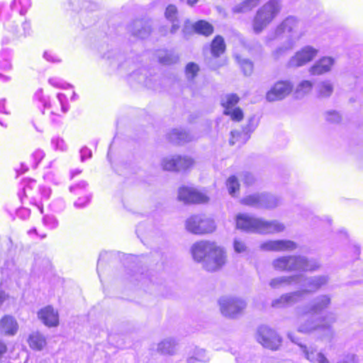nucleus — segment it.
Segmentation results:
<instances>
[{
	"mask_svg": "<svg viewBox=\"0 0 363 363\" xmlns=\"http://www.w3.org/2000/svg\"><path fill=\"white\" fill-rule=\"evenodd\" d=\"M256 126H257V123L255 122V118H250V120L249 121V124H248L247 128L244 130L245 132V135H246L248 133L252 132L255 129Z\"/></svg>",
	"mask_w": 363,
	"mask_h": 363,
	"instance_id": "53",
	"label": "nucleus"
},
{
	"mask_svg": "<svg viewBox=\"0 0 363 363\" xmlns=\"http://www.w3.org/2000/svg\"><path fill=\"white\" fill-rule=\"evenodd\" d=\"M225 49V45L223 38L217 35L213 40L211 44V52L214 57H218Z\"/></svg>",
	"mask_w": 363,
	"mask_h": 363,
	"instance_id": "35",
	"label": "nucleus"
},
{
	"mask_svg": "<svg viewBox=\"0 0 363 363\" xmlns=\"http://www.w3.org/2000/svg\"><path fill=\"white\" fill-rule=\"evenodd\" d=\"M57 99L59 104L61 106V111L62 113H66L68 110V108L65 106V101H67V96L62 93H60L57 95Z\"/></svg>",
	"mask_w": 363,
	"mask_h": 363,
	"instance_id": "49",
	"label": "nucleus"
},
{
	"mask_svg": "<svg viewBox=\"0 0 363 363\" xmlns=\"http://www.w3.org/2000/svg\"><path fill=\"white\" fill-rule=\"evenodd\" d=\"M325 120L331 123H338L341 121L340 114L336 111H328L325 113Z\"/></svg>",
	"mask_w": 363,
	"mask_h": 363,
	"instance_id": "46",
	"label": "nucleus"
},
{
	"mask_svg": "<svg viewBox=\"0 0 363 363\" xmlns=\"http://www.w3.org/2000/svg\"><path fill=\"white\" fill-rule=\"evenodd\" d=\"M313 87V83L309 80H303L300 82L296 89V94L297 97H303L308 94Z\"/></svg>",
	"mask_w": 363,
	"mask_h": 363,
	"instance_id": "41",
	"label": "nucleus"
},
{
	"mask_svg": "<svg viewBox=\"0 0 363 363\" xmlns=\"http://www.w3.org/2000/svg\"><path fill=\"white\" fill-rule=\"evenodd\" d=\"M8 347L6 342L0 340V363L4 362L5 354L7 353Z\"/></svg>",
	"mask_w": 363,
	"mask_h": 363,
	"instance_id": "50",
	"label": "nucleus"
},
{
	"mask_svg": "<svg viewBox=\"0 0 363 363\" xmlns=\"http://www.w3.org/2000/svg\"><path fill=\"white\" fill-rule=\"evenodd\" d=\"M199 72V67L194 62H189L185 67V75L189 81L193 80Z\"/></svg>",
	"mask_w": 363,
	"mask_h": 363,
	"instance_id": "44",
	"label": "nucleus"
},
{
	"mask_svg": "<svg viewBox=\"0 0 363 363\" xmlns=\"http://www.w3.org/2000/svg\"><path fill=\"white\" fill-rule=\"evenodd\" d=\"M177 198L185 203H204L208 201V197L193 186H182L179 188Z\"/></svg>",
	"mask_w": 363,
	"mask_h": 363,
	"instance_id": "10",
	"label": "nucleus"
},
{
	"mask_svg": "<svg viewBox=\"0 0 363 363\" xmlns=\"http://www.w3.org/2000/svg\"><path fill=\"white\" fill-rule=\"evenodd\" d=\"M255 338L263 347L272 351L278 350L282 343V338L277 331L264 325L257 328Z\"/></svg>",
	"mask_w": 363,
	"mask_h": 363,
	"instance_id": "7",
	"label": "nucleus"
},
{
	"mask_svg": "<svg viewBox=\"0 0 363 363\" xmlns=\"http://www.w3.org/2000/svg\"><path fill=\"white\" fill-rule=\"evenodd\" d=\"M331 298L328 295H320L314 298L307 305L297 308L296 313L299 318L308 315H318L329 307Z\"/></svg>",
	"mask_w": 363,
	"mask_h": 363,
	"instance_id": "8",
	"label": "nucleus"
},
{
	"mask_svg": "<svg viewBox=\"0 0 363 363\" xmlns=\"http://www.w3.org/2000/svg\"><path fill=\"white\" fill-rule=\"evenodd\" d=\"M316 90L319 97L328 98L333 92V84L329 80L322 81L317 84Z\"/></svg>",
	"mask_w": 363,
	"mask_h": 363,
	"instance_id": "30",
	"label": "nucleus"
},
{
	"mask_svg": "<svg viewBox=\"0 0 363 363\" xmlns=\"http://www.w3.org/2000/svg\"><path fill=\"white\" fill-rule=\"evenodd\" d=\"M218 306L221 314L227 318H236L242 314L247 303L241 298L224 296L218 299Z\"/></svg>",
	"mask_w": 363,
	"mask_h": 363,
	"instance_id": "6",
	"label": "nucleus"
},
{
	"mask_svg": "<svg viewBox=\"0 0 363 363\" xmlns=\"http://www.w3.org/2000/svg\"><path fill=\"white\" fill-rule=\"evenodd\" d=\"M32 157L36 163L39 162L44 157V153L40 150H35L33 154Z\"/></svg>",
	"mask_w": 363,
	"mask_h": 363,
	"instance_id": "54",
	"label": "nucleus"
},
{
	"mask_svg": "<svg viewBox=\"0 0 363 363\" xmlns=\"http://www.w3.org/2000/svg\"><path fill=\"white\" fill-rule=\"evenodd\" d=\"M43 223L50 229H54L58 226V221L53 216H45L43 218Z\"/></svg>",
	"mask_w": 363,
	"mask_h": 363,
	"instance_id": "48",
	"label": "nucleus"
},
{
	"mask_svg": "<svg viewBox=\"0 0 363 363\" xmlns=\"http://www.w3.org/2000/svg\"><path fill=\"white\" fill-rule=\"evenodd\" d=\"M302 276H281L273 278L270 280L269 285L272 289H279L284 286L290 285L293 283H299Z\"/></svg>",
	"mask_w": 363,
	"mask_h": 363,
	"instance_id": "22",
	"label": "nucleus"
},
{
	"mask_svg": "<svg viewBox=\"0 0 363 363\" xmlns=\"http://www.w3.org/2000/svg\"><path fill=\"white\" fill-rule=\"evenodd\" d=\"M177 340L173 337H167L160 341L157 347V351L162 354L172 355L174 353Z\"/></svg>",
	"mask_w": 363,
	"mask_h": 363,
	"instance_id": "25",
	"label": "nucleus"
},
{
	"mask_svg": "<svg viewBox=\"0 0 363 363\" xmlns=\"http://www.w3.org/2000/svg\"><path fill=\"white\" fill-rule=\"evenodd\" d=\"M239 98L235 94H228L223 97L221 100V104L224 107L225 110H231L235 108L234 106L238 104Z\"/></svg>",
	"mask_w": 363,
	"mask_h": 363,
	"instance_id": "42",
	"label": "nucleus"
},
{
	"mask_svg": "<svg viewBox=\"0 0 363 363\" xmlns=\"http://www.w3.org/2000/svg\"><path fill=\"white\" fill-rule=\"evenodd\" d=\"M30 6V0H13L11 4V7L13 9L19 10L21 13L26 12Z\"/></svg>",
	"mask_w": 363,
	"mask_h": 363,
	"instance_id": "45",
	"label": "nucleus"
},
{
	"mask_svg": "<svg viewBox=\"0 0 363 363\" xmlns=\"http://www.w3.org/2000/svg\"><path fill=\"white\" fill-rule=\"evenodd\" d=\"M56 143H57V144H56L57 147L63 150L64 146H65L64 141L61 139H57L56 140Z\"/></svg>",
	"mask_w": 363,
	"mask_h": 363,
	"instance_id": "59",
	"label": "nucleus"
},
{
	"mask_svg": "<svg viewBox=\"0 0 363 363\" xmlns=\"http://www.w3.org/2000/svg\"><path fill=\"white\" fill-rule=\"evenodd\" d=\"M260 220L261 218L240 213L236 216V227L245 232L259 233Z\"/></svg>",
	"mask_w": 363,
	"mask_h": 363,
	"instance_id": "15",
	"label": "nucleus"
},
{
	"mask_svg": "<svg viewBox=\"0 0 363 363\" xmlns=\"http://www.w3.org/2000/svg\"><path fill=\"white\" fill-rule=\"evenodd\" d=\"M131 31L134 36L143 39L150 35L151 28L147 22L136 21L132 26Z\"/></svg>",
	"mask_w": 363,
	"mask_h": 363,
	"instance_id": "24",
	"label": "nucleus"
},
{
	"mask_svg": "<svg viewBox=\"0 0 363 363\" xmlns=\"http://www.w3.org/2000/svg\"><path fill=\"white\" fill-rule=\"evenodd\" d=\"M38 318L48 327H56L59 324V314L50 306L41 308L38 313Z\"/></svg>",
	"mask_w": 363,
	"mask_h": 363,
	"instance_id": "18",
	"label": "nucleus"
},
{
	"mask_svg": "<svg viewBox=\"0 0 363 363\" xmlns=\"http://www.w3.org/2000/svg\"><path fill=\"white\" fill-rule=\"evenodd\" d=\"M231 136L232 138L230 140V145H234L239 140V138H240L241 134L240 132L234 130L231 132Z\"/></svg>",
	"mask_w": 363,
	"mask_h": 363,
	"instance_id": "55",
	"label": "nucleus"
},
{
	"mask_svg": "<svg viewBox=\"0 0 363 363\" xmlns=\"http://www.w3.org/2000/svg\"><path fill=\"white\" fill-rule=\"evenodd\" d=\"M233 247L237 254H247L250 251L246 240L242 238L236 237L233 239Z\"/></svg>",
	"mask_w": 363,
	"mask_h": 363,
	"instance_id": "38",
	"label": "nucleus"
},
{
	"mask_svg": "<svg viewBox=\"0 0 363 363\" xmlns=\"http://www.w3.org/2000/svg\"><path fill=\"white\" fill-rule=\"evenodd\" d=\"M238 62L240 64L244 74L250 75L253 71V64L247 59L242 58L238 55H235Z\"/></svg>",
	"mask_w": 363,
	"mask_h": 363,
	"instance_id": "43",
	"label": "nucleus"
},
{
	"mask_svg": "<svg viewBox=\"0 0 363 363\" xmlns=\"http://www.w3.org/2000/svg\"><path fill=\"white\" fill-rule=\"evenodd\" d=\"M44 57L48 60V61H52V62H54L55 61V59L53 58V57L52 56L51 53H49L48 52H45L44 53Z\"/></svg>",
	"mask_w": 363,
	"mask_h": 363,
	"instance_id": "61",
	"label": "nucleus"
},
{
	"mask_svg": "<svg viewBox=\"0 0 363 363\" xmlns=\"http://www.w3.org/2000/svg\"><path fill=\"white\" fill-rule=\"evenodd\" d=\"M49 83L52 86H55V87H60V82L57 81V79H55V78L50 79H49Z\"/></svg>",
	"mask_w": 363,
	"mask_h": 363,
	"instance_id": "57",
	"label": "nucleus"
},
{
	"mask_svg": "<svg viewBox=\"0 0 363 363\" xmlns=\"http://www.w3.org/2000/svg\"><path fill=\"white\" fill-rule=\"evenodd\" d=\"M319 267L320 264L316 259L302 255H291V272H313Z\"/></svg>",
	"mask_w": 363,
	"mask_h": 363,
	"instance_id": "14",
	"label": "nucleus"
},
{
	"mask_svg": "<svg viewBox=\"0 0 363 363\" xmlns=\"http://www.w3.org/2000/svg\"><path fill=\"white\" fill-rule=\"evenodd\" d=\"M4 103H5V101L4 100H2L0 101V111H4Z\"/></svg>",
	"mask_w": 363,
	"mask_h": 363,
	"instance_id": "64",
	"label": "nucleus"
},
{
	"mask_svg": "<svg viewBox=\"0 0 363 363\" xmlns=\"http://www.w3.org/2000/svg\"><path fill=\"white\" fill-rule=\"evenodd\" d=\"M242 179L247 185L252 184L255 181L253 175L249 172L243 173L242 174Z\"/></svg>",
	"mask_w": 363,
	"mask_h": 363,
	"instance_id": "51",
	"label": "nucleus"
},
{
	"mask_svg": "<svg viewBox=\"0 0 363 363\" xmlns=\"http://www.w3.org/2000/svg\"><path fill=\"white\" fill-rule=\"evenodd\" d=\"M194 160L189 156L177 155V172L185 171L193 167Z\"/></svg>",
	"mask_w": 363,
	"mask_h": 363,
	"instance_id": "34",
	"label": "nucleus"
},
{
	"mask_svg": "<svg viewBox=\"0 0 363 363\" xmlns=\"http://www.w3.org/2000/svg\"><path fill=\"white\" fill-rule=\"evenodd\" d=\"M189 251L194 261L202 264L208 272L219 271L227 263L225 249L215 241L202 240L195 242Z\"/></svg>",
	"mask_w": 363,
	"mask_h": 363,
	"instance_id": "1",
	"label": "nucleus"
},
{
	"mask_svg": "<svg viewBox=\"0 0 363 363\" xmlns=\"http://www.w3.org/2000/svg\"><path fill=\"white\" fill-rule=\"evenodd\" d=\"M207 359L206 351L198 347L191 350L186 359L187 363H195L196 362H203Z\"/></svg>",
	"mask_w": 363,
	"mask_h": 363,
	"instance_id": "32",
	"label": "nucleus"
},
{
	"mask_svg": "<svg viewBox=\"0 0 363 363\" xmlns=\"http://www.w3.org/2000/svg\"><path fill=\"white\" fill-rule=\"evenodd\" d=\"M301 300V293L296 291L283 294L279 298L273 300L272 306L274 308H284L294 305Z\"/></svg>",
	"mask_w": 363,
	"mask_h": 363,
	"instance_id": "20",
	"label": "nucleus"
},
{
	"mask_svg": "<svg viewBox=\"0 0 363 363\" xmlns=\"http://www.w3.org/2000/svg\"><path fill=\"white\" fill-rule=\"evenodd\" d=\"M259 250L264 252H287L297 248V244L289 240H267L260 243Z\"/></svg>",
	"mask_w": 363,
	"mask_h": 363,
	"instance_id": "12",
	"label": "nucleus"
},
{
	"mask_svg": "<svg viewBox=\"0 0 363 363\" xmlns=\"http://www.w3.org/2000/svg\"><path fill=\"white\" fill-rule=\"evenodd\" d=\"M7 295L5 294V292L0 291V306L2 305V303L6 301L7 298Z\"/></svg>",
	"mask_w": 363,
	"mask_h": 363,
	"instance_id": "58",
	"label": "nucleus"
},
{
	"mask_svg": "<svg viewBox=\"0 0 363 363\" xmlns=\"http://www.w3.org/2000/svg\"><path fill=\"white\" fill-rule=\"evenodd\" d=\"M328 282V277L325 275H320L306 278L300 290L298 292L301 293V299L310 294L315 293L322 286L326 285Z\"/></svg>",
	"mask_w": 363,
	"mask_h": 363,
	"instance_id": "16",
	"label": "nucleus"
},
{
	"mask_svg": "<svg viewBox=\"0 0 363 363\" xmlns=\"http://www.w3.org/2000/svg\"><path fill=\"white\" fill-rule=\"evenodd\" d=\"M318 50L311 45H305L297 50L287 62L289 68L305 66L313 61L318 55Z\"/></svg>",
	"mask_w": 363,
	"mask_h": 363,
	"instance_id": "9",
	"label": "nucleus"
},
{
	"mask_svg": "<svg viewBox=\"0 0 363 363\" xmlns=\"http://www.w3.org/2000/svg\"><path fill=\"white\" fill-rule=\"evenodd\" d=\"M169 139L175 143H186L192 140L194 137L182 129H174L169 134Z\"/></svg>",
	"mask_w": 363,
	"mask_h": 363,
	"instance_id": "26",
	"label": "nucleus"
},
{
	"mask_svg": "<svg viewBox=\"0 0 363 363\" xmlns=\"http://www.w3.org/2000/svg\"><path fill=\"white\" fill-rule=\"evenodd\" d=\"M23 32L21 33L19 31H17L18 33H19L20 35H27L30 33V23L25 21L21 25Z\"/></svg>",
	"mask_w": 363,
	"mask_h": 363,
	"instance_id": "52",
	"label": "nucleus"
},
{
	"mask_svg": "<svg viewBox=\"0 0 363 363\" xmlns=\"http://www.w3.org/2000/svg\"><path fill=\"white\" fill-rule=\"evenodd\" d=\"M286 228L285 225L277 220H260L259 234L269 235L282 233Z\"/></svg>",
	"mask_w": 363,
	"mask_h": 363,
	"instance_id": "19",
	"label": "nucleus"
},
{
	"mask_svg": "<svg viewBox=\"0 0 363 363\" xmlns=\"http://www.w3.org/2000/svg\"><path fill=\"white\" fill-rule=\"evenodd\" d=\"M226 186L228 193L232 196H235L240 190V184L235 176H230L226 181Z\"/></svg>",
	"mask_w": 363,
	"mask_h": 363,
	"instance_id": "40",
	"label": "nucleus"
},
{
	"mask_svg": "<svg viewBox=\"0 0 363 363\" xmlns=\"http://www.w3.org/2000/svg\"><path fill=\"white\" fill-rule=\"evenodd\" d=\"M237 363H258L257 361H255L253 359H247L242 362V359H237Z\"/></svg>",
	"mask_w": 363,
	"mask_h": 363,
	"instance_id": "62",
	"label": "nucleus"
},
{
	"mask_svg": "<svg viewBox=\"0 0 363 363\" xmlns=\"http://www.w3.org/2000/svg\"><path fill=\"white\" fill-rule=\"evenodd\" d=\"M18 330L16 320L11 315H4L0 320V332L6 335H14Z\"/></svg>",
	"mask_w": 363,
	"mask_h": 363,
	"instance_id": "21",
	"label": "nucleus"
},
{
	"mask_svg": "<svg viewBox=\"0 0 363 363\" xmlns=\"http://www.w3.org/2000/svg\"><path fill=\"white\" fill-rule=\"evenodd\" d=\"M282 9L278 0H269L257 11L252 23L253 32L261 33L279 14Z\"/></svg>",
	"mask_w": 363,
	"mask_h": 363,
	"instance_id": "4",
	"label": "nucleus"
},
{
	"mask_svg": "<svg viewBox=\"0 0 363 363\" xmlns=\"http://www.w3.org/2000/svg\"><path fill=\"white\" fill-rule=\"evenodd\" d=\"M225 115H228L234 121H240L243 118V113L240 108H235L231 110L224 111Z\"/></svg>",
	"mask_w": 363,
	"mask_h": 363,
	"instance_id": "47",
	"label": "nucleus"
},
{
	"mask_svg": "<svg viewBox=\"0 0 363 363\" xmlns=\"http://www.w3.org/2000/svg\"><path fill=\"white\" fill-rule=\"evenodd\" d=\"M82 152V160H84L85 155H87L89 157L91 156V151L87 148H83L81 151Z\"/></svg>",
	"mask_w": 363,
	"mask_h": 363,
	"instance_id": "56",
	"label": "nucleus"
},
{
	"mask_svg": "<svg viewBox=\"0 0 363 363\" xmlns=\"http://www.w3.org/2000/svg\"><path fill=\"white\" fill-rule=\"evenodd\" d=\"M282 203L280 197L267 193H262V208L266 209H273Z\"/></svg>",
	"mask_w": 363,
	"mask_h": 363,
	"instance_id": "27",
	"label": "nucleus"
},
{
	"mask_svg": "<svg viewBox=\"0 0 363 363\" xmlns=\"http://www.w3.org/2000/svg\"><path fill=\"white\" fill-rule=\"evenodd\" d=\"M187 231L195 235H205L213 233L216 229L214 220L205 215H194L186 220Z\"/></svg>",
	"mask_w": 363,
	"mask_h": 363,
	"instance_id": "5",
	"label": "nucleus"
},
{
	"mask_svg": "<svg viewBox=\"0 0 363 363\" xmlns=\"http://www.w3.org/2000/svg\"><path fill=\"white\" fill-rule=\"evenodd\" d=\"M307 32L306 25L304 22L295 16H289L284 19L274 29L270 30L266 39L268 42L280 38L286 33L289 38L288 46L285 48H279L273 52L275 59L281 57L287 50L293 48L295 43L299 40Z\"/></svg>",
	"mask_w": 363,
	"mask_h": 363,
	"instance_id": "2",
	"label": "nucleus"
},
{
	"mask_svg": "<svg viewBox=\"0 0 363 363\" xmlns=\"http://www.w3.org/2000/svg\"><path fill=\"white\" fill-rule=\"evenodd\" d=\"M182 1L186 2L189 5L193 6L195 4L198 0H182Z\"/></svg>",
	"mask_w": 363,
	"mask_h": 363,
	"instance_id": "63",
	"label": "nucleus"
},
{
	"mask_svg": "<svg viewBox=\"0 0 363 363\" xmlns=\"http://www.w3.org/2000/svg\"><path fill=\"white\" fill-rule=\"evenodd\" d=\"M336 320V315L333 312H327L315 318H309L301 323L298 325L297 330L298 332L306 334L318 330L321 333V340L331 342L335 335L333 325Z\"/></svg>",
	"mask_w": 363,
	"mask_h": 363,
	"instance_id": "3",
	"label": "nucleus"
},
{
	"mask_svg": "<svg viewBox=\"0 0 363 363\" xmlns=\"http://www.w3.org/2000/svg\"><path fill=\"white\" fill-rule=\"evenodd\" d=\"M287 336L291 340V342L299 345L305 358L311 362L330 363V361L326 357V356L323 352H318L316 347L313 346L307 347L300 344L298 341V339H296L291 333H289Z\"/></svg>",
	"mask_w": 363,
	"mask_h": 363,
	"instance_id": "13",
	"label": "nucleus"
},
{
	"mask_svg": "<svg viewBox=\"0 0 363 363\" xmlns=\"http://www.w3.org/2000/svg\"><path fill=\"white\" fill-rule=\"evenodd\" d=\"M262 194H253L248 196H246L243 199H241V203L256 207V208H262Z\"/></svg>",
	"mask_w": 363,
	"mask_h": 363,
	"instance_id": "33",
	"label": "nucleus"
},
{
	"mask_svg": "<svg viewBox=\"0 0 363 363\" xmlns=\"http://www.w3.org/2000/svg\"><path fill=\"white\" fill-rule=\"evenodd\" d=\"M157 57L160 63L164 65H171L177 62L179 57L173 51L160 50L158 51Z\"/></svg>",
	"mask_w": 363,
	"mask_h": 363,
	"instance_id": "31",
	"label": "nucleus"
},
{
	"mask_svg": "<svg viewBox=\"0 0 363 363\" xmlns=\"http://www.w3.org/2000/svg\"><path fill=\"white\" fill-rule=\"evenodd\" d=\"M165 16L169 21L173 22L171 33H174L179 27L178 24L174 23L177 16V9L176 6L174 5H169L166 9Z\"/></svg>",
	"mask_w": 363,
	"mask_h": 363,
	"instance_id": "39",
	"label": "nucleus"
},
{
	"mask_svg": "<svg viewBox=\"0 0 363 363\" xmlns=\"http://www.w3.org/2000/svg\"><path fill=\"white\" fill-rule=\"evenodd\" d=\"M28 343L32 350L41 351L47 345V340L44 335L38 331H35L31 333L29 335L28 338Z\"/></svg>",
	"mask_w": 363,
	"mask_h": 363,
	"instance_id": "23",
	"label": "nucleus"
},
{
	"mask_svg": "<svg viewBox=\"0 0 363 363\" xmlns=\"http://www.w3.org/2000/svg\"><path fill=\"white\" fill-rule=\"evenodd\" d=\"M81 199H79L75 203L74 205L78 207H82L85 203L88 202V199H84L83 202L81 201Z\"/></svg>",
	"mask_w": 363,
	"mask_h": 363,
	"instance_id": "60",
	"label": "nucleus"
},
{
	"mask_svg": "<svg viewBox=\"0 0 363 363\" xmlns=\"http://www.w3.org/2000/svg\"><path fill=\"white\" fill-rule=\"evenodd\" d=\"M194 30L203 35H209L213 32V27L209 23L205 21H199L194 25Z\"/></svg>",
	"mask_w": 363,
	"mask_h": 363,
	"instance_id": "36",
	"label": "nucleus"
},
{
	"mask_svg": "<svg viewBox=\"0 0 363 363\" xmlns=\"http://www.w3.org/2000/svg\"><path fill=\"white\" fill-rule=\"evenodd\" d=\"M160 165L165 171L177 172V155H169L163 157Z\"/></svg>",
	"mask_w": 363,
	"mask_h": 363,
	"instance_id": "37",
	"label": "nucleus"
},
{
	"mask_svg": "<svg viewBox=\"0 0 363 363\" xmlns=\"http://www.w3.org/2000/svg\"><path fill=\"white\" fill-rule=\"evenodd\" d=\"M272 265L275 270L291 272V255L281 256L274 259Z\"/></svg>",
	"mask_w": 363,
	"mask_h": 363,
	"instance_id": "28",
	"label": "nucleus"
},
{
	"mask_svg": "<svg viewBox=\"0 0 363 363\" xmlns=\"http://www.w3.org/2000/svg\"><path fill=\"white\" fill-rule=\"evenodd\" d=\"M293 84L289 81L276 82L266 94V99L269 102L281 101L290 94Z\"/></svg>",
	"mask_w": 363,
	"mask_h": 363,
	"instance_id": "11",
	"label": "nucleus"
},
{
	"mask_svg": "<svg viewBox=\"0 0 363 363\" xmlns=\"http://www.w3.org/2000/svg\"><path fill=\"white\" fill-rule=\"evenodd\" d=\"M335 63V58L328 56L323 57L310 67L308 72L313 76L325 74L332 70Z\"/></svg>",
	"mask_w": 363,
	"mask_h": 363,
	"instance_id": "17",
	"label": "nucleus"
},
{
	"mask_svg": "<svg viewBox=\"0 0 363 363\" xmlns=\"http://www.w3.org/2000/svg\"><path fill=\"white\" fill-rule=\"evenodd\" d=\"M261 0H244L233 7L234 13H244L250 11Z\"/></svg>",
	"mask_w": 363,
	"mask_h": 363,
	"instance_id": "29",
	"label": "nucleus"
}]
</instances>
